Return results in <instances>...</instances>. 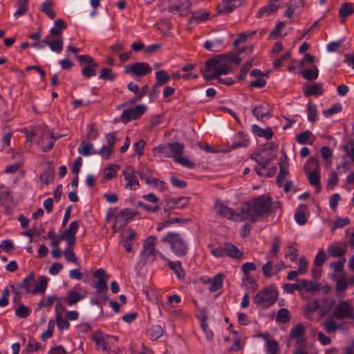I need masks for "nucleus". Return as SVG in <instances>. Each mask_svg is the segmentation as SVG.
I'll list each match as a JSON object with an SVG mask.
<instances>
[{"mask_svg": "<svg viewBox=\"0 0 354 354\" xmlns=\"http://www.w3.org/2000/svg\"><path fill=\"white\" fill-rule=\"evenodd\" d=\"M66 28V25L64 21L62 19H58L55 21V26L50 29V34L48 36L58 37L62 34L63 30Z\"/></svg>", "mask_w": 354, "mask_h": 354, "instance_id": "obj_23", "label": "nucleus"}, {"mask_svg": "<svg viewBox=\"0 0 354 354\" xmlns=\"http://www.w3.org/2000/svg\"><path fill=\"white\" fill-rule=\"evenodd\" d=\"M252 132L257 136L263 137L267 140H270L272 138L274 133L271 128L267 127L266 129H261L257 124L252 126Z\"/></svg>", "mask_w": 354, "mask_h": 354, "instance_id": "obj_24", "label": "nucleus"}, {"mask_svg": "<svg viewBox=\"0 0 354 354\" xmlns=\"http://www.w3.org/2000/svg\"><path fill=\"white\" fill-rule=\"evenodd\" d=\"M44 43L54 52L60 53L63 49V41L60 39H53L50 36H46L44 39Z\"/></svg>", "mask_w": 354, "mask_h": 354, "instance_id": "obj_19", "label": "nucleus"}, {"mask_svg": "<svg viewBox=\"0 0 354 354\" xmlns=\"http://www.w3.org/2000/svg\"><path fill=\"white\" fill-rule=\"evenodd\" d=\"M209 12L206 10H199L192 12V19L196 21H204L209 19Z\"/></svg>", "mask_w": 354, "mask_h": 354, "instance_id": "obj_43", "label": "nucleus"}, {"mask_svg": "<svg viewBox=\"0 0 354 354\" xmlns=\"http://www.w3.org/2000/svg\"><path fill=\"white\" fill-rule=\"evenodd\" d=\"M78 152L83 156H89L93 153V146L90 143L82 141L78 148Z\"/></svg>", "mask_w": 354, "mask_h": 354, "instance_id": "obj_46", "label": "nucleus"}, {"mask_svg": "<svg viewBox=\"0 0 354 354\" xmlns=\"http://www.w3.org/2000/svg\"><path fill=\"white\" fill-rule=\"evenodd\" d=\"M34 283L35 274L32 272H31L25 279H23L19 286L21 288H24L26 293H32Z\"/></svg>", "mask_w": 354, "mask_h": 354, "instance_id": "obj_26", "label": "nucleus"}, {"mask_svg": "<svg viewBox=\"0 0 354 354\" xmlns=\"http://www.w3.org/2000/svg\"><path fill=\"white\" fill-rule=\"evenodd\" d=\"M169 157L174 158V161L181 165L193 168L195 164L186 158H183L184 145L179 142L169 143L168 145Z\"/></svg>", "mask_w": 354, "mask_h": 354, "instance_id": "obj_6", "label": "nucleus"}, {"mask_svg": "<svg viewBox=\"0 0 354 354\" xmlns=\"http://www.w3.org/2000/svg\"><path fill=\"white\" fill-rule=\"evenodd\" d=\"M224 55H217L206 62L205 68L202 75L206 80L218 78L222 75H227L230 71V65Z\"/></svg>", "mask_w": 354, "mask_h": 354, "instance_id": "obj_2", "label": "nucleus"}, {"mask_svg": "<svg viewBox=\"0 0 354 354\" xmlns=\"http://www.w3.org/2000/svg\"><path fill=\"white\" fill-rule=\"evenodd\" d=\"M136 239V232L129 229L125 232V236L122 240L123 246L127 252H130L132 250V242Z\"/></svg>", "mask_w": 354, "mask_h": 354, "instance_id": "obj_21", "label": "nucleus"}, {"mask_svg": "<svg viewBox=\"0 0 354 354\" xmlns=\"http://www.w3.org/2000/svg\"><path fill=\"white\" fill-rule=\"evenodd\" d=\"M168 265L170 269H171L177 275L179 279L184 278L185 272L183 270L180 261H168Z\"/></svg>", "mask_w": 354, "mask_h": 354, "instance_id": "obj_37", "label": "nucleus"}, {"mask_svg": "<svg viewBox=\"0 0 354 354\" xmlns=\"http://www.w3.org/2000/svg\"><path fill=\"white\" fill-rule=\"evenodd\" d=\"M308 119L311 122H315L317 120V106L315 104L310 102L307 105Z\"/></svg>", "mask_w": 354, "mask_h": 354, "instance_id": "obj_48", "label": "nucleus"}, {"mask_svg": "<svg viewBox=\"0 0 354 354\" xmlns=\"http://www.w3.org/2000/svg\"><path fill=\"white\" fill-rule=\"evenodd\" d=\"M47 287V279L44 276H40L39 278V281L34 283L32 294L40 293L42 294L44 292L46 288Z\"/></svg>", "mask_w": 354, "mask_h": 354, "instance_id": "obj_34", "label": "nucleus"}, {"mask_svg": "<svg viewBox=\"0 0 354 354\" xmlns=\"http://www.w3.org/2000/svg\"><path fill=\"white\" fill-rule=\"evenodd\" d=\"M83 297L77 291L71 290L68 292L65 301L69 306H73L82 300Z\"/></svg>", "mask_w": 354, "mask_h": 354, "instance_id": "obj_41", "label": "nucleus"}, {"mask_svg": "<svg viewBox=\"0 0 354 354\" xmlns=\"http://www.w3.org/2000/svg\"><path fill=\"white\" fill-rule=\"evenodd\" d=\"M80 227V221H74L70 223L68 227L62 234V236H74Z\"/></svg>", "mask_w": 354, "mask_h": 354, "instance_id": "obj_44", "label": "nucleus"}, {"mask_svg": "<svg viewBox=\"0 0 354 354\" xmlns=\"http://www.w3.org/2000/svg\"><path fill=\"white\" fill-rule=\"evenodd\" d=\"M279 350V346L278 342L272 339H268L266 342V351L269 354H275Z\"/></svg>", "mask_w": 354, "mask_h": 354, "instance_id": "obj_55", "label": "nucleus"}, {"mask_svg": "<svg viewBox=\"0 0 354 354\" xmlns=\"http://www.w3.org/2000/svg\"><path fill=\"white\" fill-rule=\"evenodd\" d=\"M214 210L216 214L227 218L228 219L241 221V211L236 212L232 208L226 206L225 204L218 201H216Z\"/></svg>", "mask_w": 354, "mask_h": 354, "instance_id": "obj_9", "label": "nucleus"}, {"mask_svg": "<svg viewBox=\"0 0 354 354\" xmlns=\"http://www.w3.org/2000/svg\"><path fill=\"white\" fill-rule=\"evenodd\" d=\"M120 214H118L115 218V222L113 225V231L114 233H116L124 228L128 221H127Z\"/></svg>", "mask_w": 354, "mask_h": 354, "instance_id": "obj_42", "label": "nucleus"}, {"mask_svg": "<svg viewBox=\"0 0 354 354\" xmlns=\"http://www.w3.org/2000/svg\"><path fill=\"white\" fill-rule=\"evenodd\" d=\"M41 11L45 13L50 19L55 17V12L53 9V2L51 1H46L41 6Z\"/></svg>", "mask_w": 354, "mask_h": 354, "instance_id": "obj_38", "label": "nucleus"}, {"mask_svg": "<svg viewBox=\"0 0 354 354\" xmlns=\"http://www.w3.org/2000/svg\"><path fill=\"white\" fill-rule=\"evenodd\" d=\"M333 315L337 319H348L354 320V306L348 301H342L334 308Z\"/></svg>", "mask_w": 354, "mask_h": 354, "instance_id": "obj_7", "label": "nucleus"}, {"mask_svg": "<svg viewBox=\"0 0 354 354\" xmlns=\"http://www.w3.org/2000/svg\"><path fill=\"white\" fill-rule=\"evenodd\" d=\"M223 277L224 274L221 272L218 273L213 277L209 286V290L211 292H216L222 287Z\"/></svg>", "mask_w": 354, "mask_h": 354, "instance_id": "obj_35", "label": "nucleus"}, {"mask_svg": "<svg viewBox=\"0 0 354 354\" xmlns=\"http://www.w3.org/2000/svg\"><path fill=\"white\" fill-rule=\"evenodd\" d=\"M56 324L59 329H68L69 328L70 324L68 322L67 318H64L63 315H57L55 317Z\"/></svg>", "mask_w": 354, "mask_h": 354, "instance_id": "obj_58", "label": "nucleus"}, {"mask_svg": "<svg viewBox=\"0 0 354 354\" xmlns=\"http://www.w3.org/2000/svg\"><path fill=\"white\" fill-rule=\"evenodd\" d=\"M155 244L156 237L153 236H148L145 241L143 243V249L140 252V258L144 264L147 262H153L156 260V255L158 254L161 258L165 259L162 254L156 250Z\"/></svg>", "mask_w": 354, "mask_h": 354, "instance_id": "obj_5", "label": "nucleus"}, {"mask_svg": "<svg viewBox=\"0 0 354 354\" xmlns=\"http://www.w3.org/2000/svg\"><path fill=\"white\" fill-rule=\"evenodd\" d=\"M256 34V31L245 32L241 33L239 37L234 40V44L238 46L241 43L246 41L248 38H252Z\"/></svg>", "mask_w": 354, "mask_h": 354, "instance_id": "obj_57", "label": "nucleus"}, {"mask_svg": "<svg viewBox=\"0 0 354 354\" xmlns=\"http://www.w3.org/2000/svg\"><path fill=\"white\" fill-rule=\"evenodd\" d=\"M354 13V3H345L342 5L339 10V15L344 20Z\"/></svg>", "mask_w": 354, "mask_h": 354, "instance_id": "obj_31", "label": "nucleus"}, {"mask_svg": "<svg viewBox=\"0 0 354 354\" xmlns=\"http://www.w3.org/2000/svg\"><path fill=\"white\" fill-rule=\"evenodd\" d=\"M313 137V133L307 130L299 133L296 137V140L299 144H305Z\"/></svg>", "mask_w": 354, "mask_h": 354, "instance_id": "obj_54", "label": "nucleus"}, {"mask_svg": "<svg viewBox=\"0 0 354 354\" xmlns=\"http://www.w3.org/2000/svg\"><path fill=\"white\" fill-rule=\"evenodd\" d=\"M223 41L221 39H216L214 41H206L203 44V47L208 50L217 52L219 51V50L218 49V46L221 45Z\"/></svg>", "mask_w": 354, "mask_h": 354, "instance_id": "obj_53", "label": "nucleus"}, {"mask_svg": "<svg viewBox=\"0 0 354 354\" xmlns=\"http://www.w3.org/2000/svg\"><path fill=\"white\" fill-rule=\"evenodd\" d=\"M328 251L333 257H342L346 252V246L342 247L341 243H335L329 245Z\"/></svg>", "mask_w": 354, "mask_h": 354, "instance_id": "obj_25", "label": "nucleus"}, {"mask_svg": "<svg viewBox=\"0 0 354 354\" xmlns=\"http://www.w3.org/2000/svg\"><path fill=\"white\" fill-rule=\"evenodd\" d=\"M276 319L281 323H287L290 319V315L289 311L286 308L280 309L277 314Z\"/></svg>", "mask_w": 354, "mask_h": 354, "instance_id": "obj_49", "label": "nucleus"}, {"mask_svg": "<svg viewBox=\"0 0 354 354\" xmlns=\"http://www.w3.org/2000/svg\"><path fill=\"white\" fill-rule=\"evenodd\" d=\"M224 250L225 256L230 257L232 259H241L243 257V252L232 243H224Z\"/></svg>", "mask_w": 354, "mask_h": 354, "instance_id": "obj_16", "label": "nucleus"}, {"mask_svg": "<svg viewBox=\"0 0 354 354\" xmlns=\"http://www.w3.org/2000/svg\"><path fill=\"white\" fill-rule=\"evenodd\" d=\"M319 308V303L317 300H313L308 303L305 308L304 313L306 315H312Z\"/></svg>", "mask_w": 354, "mask_h": 354, "instance_id": "obj_60", "label": "nucleus"}, {"mask_svg": "<svg viewBox=\"0 0 354 354\" xmlns=\"http://www.w3.org/2000/svg\"><path fill=\"white\" fill-rule=\"evenodd\" d=\"M281 243V239L279 236H274L270 245V250L266 255V258L269 259L271 256L277 255L279 250V247Z\"/></svg>", "mask_w": 354, "mask_h": 354, "instance_id": "obj_36", "label": "nucleus"}, {"mask_svg": "<svg viewBox=\"0 0 354 354\" xmlns=\"http://www.w3.org/2000/svg\"><path fill=\"white\" fill-rule=\"evenodd\" d=\"M191 7L189 0H169L168 10L171 12H176L180 16L185 15Z\"/></svg>", "mask_w": 354, "mask_h": 354, "instance_id": "obj_11", "label": "nucleus"}, {"mask_svg": "<svg viewBox=\"0 0 354 354\" xmlns=\"http://www.w3.org/2000/svg\"><path fill=\"white\" fill-rule=\"evenodd\" d=\"M148 333L151 339L156 340L163 335L164 331L160 326H155L149 330Z\"/></svg>", "mask_w": 354, "mask_h": 354, "instance_id": "obj_56", "label": "nucleus"}, {"mask_svg": "<svg viewBox=\"0 0 354 354\" xmlns=\"http://www.w3.org/2000/svg\"><path fill=\"white\" fill-rule=\"evenodd\" d=\"M300 292L305 290L313 293L318 290V287L312 281L306 279L299 280Z\"/></svg>", "mask_w": 354, "mask_h": 354, "instance_id": "obj_33", "label": "nucleus"}, {"mask_svg": "<svg viewBox=\"0 0 354 354\" xmlns=\"http://www.w3.org/2000/svg\"><path fill=\"white\" fill-rule=\"evenodd\" d=\"M124 179L127 181V187L131 189H135L139 185L138 180L135 175L134 168L127 166L122 171Z\"/></svg>", "mask_w": 354, "mask_h": 354, "instance_id": "obj_15", "label": "nucleus"}, {"mask_svg": "<svg viewBox=\"0 0 354 354\" xmlns=\"http://www.w3.org/2000/svg\"><path fill=\"white\" fill-rule=\"evenodd\" d=\"M305 334V327L301 324L295 326L290 331V337L293 339H300Z\"/></svg>", "mask_w": 354, "mask_h": 354, "instance_id": "obj_47", "label": "nucleus"}, {"mask_svg": "<svg viewBox=\"0 0 354 354\" xmlns=\"http://www.w3.org/2000/svg\"><path fill=\"white\" fill-rule=\"evenodd\" d=\"M146 110L147 106L145 104L136 105L133 108L124 110L121 115V118L124 122L136 120L142 115Z\"/></svg>", "mask_w": 354, "mask_h": 354, "instance_id": "obj_13", "label": "nucleus"}, {"mask_svg": "<svg viewBox=\"0 0 354 354\" xmlns=\"http://www.w3.org/2000/svg\"><path fill=\"white\" fill-rule=\"evenodd\" d=\"M339 177L336 172L331 171L330 176L327 180V187L330 189H333L338 183Z\"/></svg>", "mask_w": 354, "mask_h": 354, "instance_id": "obj_63", "label": "nucleus"}, {"mask_svg": "<svg viewBox=\"0 0 354 354\" xmlns=\"http://www.w3.org/2000/svg\"><path fill=\"white\" fill-rule=\"evenodd\" d=\"M249 139L247 136L243 133H239L236 138V141L232 145V149H237L239 147H245L248 145Z\"/></svg>", "mask_w": 354, "mask_h": 354, "instance_id": "obj_40", "label": "nucleus"}, {"mask_svg": "<svg viewBox=\"0 0 354 354\" xmlns=\"http://www.w3.org/2000/svg\"><path fill=\"white\" fill-rule=\"evenodd\" d=\"M310 184L316 187L317 192L321 190L320 174L319 171L306 174Z\"/></svg>", "mask_w": 354, "mask_h": 354, "instance_id": "obj_30", "label": "nucleus"}, {"mask_svg": "<svg viewBox=\"0 0 354 354\" xmlns=\"http://www.w3.org/2000/svg\"><path fill=\"white\" fill-rule=\"evenodd\" d=\"M320 164L315 156H310L304 166L305 174L319 171Z\"/></svg>", "mask_w": 354, "mask_h": 354, "instance_id": "obj_20", "label": "nucleus"}, {"mask_svg": "<svg viewBox=\"0 0 354 354\" xmlns=\"http://www.w3.org/2000/svg\"><path fill=\"white\" fill-rule=\"evenodd\" d=\"M242 286L249 291L254 292L257 288V283L251 275H244L242 279Z\"/></svg>", "mask_w": 354, "mask_h": 354, "instance_id": "obj_32", "label": "nucleus"}, {"mask_svg": "<svg viewBox=\"0 0 354 354\" xmlns=\"http://www.w3.org/2000/svg\"><path fill=\"white\" fill-rule=\"evenodd\" d=\"M278 295L279 292L274 286H267L257 292L254 303L262 308H267L275 303Z\"/></svg>", "mask_w": 354, "mask_h": 354, "instance_id": "obj_4", "label": "nucleus"}, {"mask_svg": "<svg viewBox=\"0 0 354 354\" xmlns=\"http://www.w3.org/2000/svg\"><path fill=\"white\" fill-rule=\"evenodd\" d=\"M15 6L17 10L15 12L14 16L16 17L24 15L28 11V0H17Z\"/></svg>", "mask_w": 354, "mask_h": 354, "instance_id": "obj_39", "label": "nucleus"}, {"mask_svg": "<svg viewBox=\"0 0 354 354\" xmlns=\"http://www.w3.org/2000/svg\"><path fill=\"white\" fill-rule=\"evenodd\" d=\"M271 198L263 194L244 203L241 207V221L255 222L270 214Z\"/></svg>", "mask_w": 354, "mask_h": 354, "instance_id": "obj_1", "label": "nucleus"}, {"mask_svg": "<svg viewBox=\"0 0 354 354\" xmlns=\"http://www.w3.org/2000/svg\"><path fill=\"white\" fill-rule=\"evenodd\" d=\"M319 70L316 66L311 69H306L302 72V76L307 80H315L317 78Z\"/></svg>", "mask_w": 354, "mask_h": 354, "instance_id": "obj_45", "label": "nucleus"}, {"mask_svg": "<svg viewBox=\"0 0 354 354\" xmlns=\"http://www.w3.org/2000/svg\"><path fill=\"white\" fill-rule=\"evenodd\" d=\"M156 82L153 86L154 90L168 82L170 77L165 71L161 70L156 73Z\"/></svg>", "mask_w": 354, "mask_h": 354, "instance_id": "obj_27", "label": "nucleus"}, {"mask_svg": "<svg viewBox=\"0 0 354 354\" xmlns=\"http://www.w3.org/2000/svg\"><path fill=\"white\" fill-rule=\"evenodd\" d=\"M304 93L306 96L321 95L323 93V89L321 84H313L306 87L304 89Z\"/></svg>", "mask_w": 354, "mask_h": 354, "instance_id": "obj_29", "label": "nucleus"}, {"mask_svg": "<svg viewBox=\"0 0 354 354\" xmlns=\"http://www.w3.org/2000/svg\"><path fill=\"white\" fill-rule=\"evenodd\" d=\"M56 138L48 129L44 130L39 135L37 145L46 152L53 149Z\"/></svg>", "mask_w": 354, "mask_h": 354, "instance_id": "obj_12", "label": "nucleus"}, {"mask_svg": "<svg viewBox=\"0 0 354 354\" xmlns=\"http://www.w3.org/2000/svg\"><path fill=\"white\" fill-rule=\"evenodd\" d=\"M153 152L155 156H158L159 158L169 157V148L164 145H159L153 148Z\"/></svg>", "mask_w": 354, "mask_h": 354, "instance_id": "obj_52", "label": "nucleus"}, {"mask_svg": "<svg viewBox=\"0 0 354 354\" xmlns=\"http://www.w3.org/2000/svg\"><path fill=\"white\" fill-rule=\"evenodd\" d=\"M91 339L95 343L97 349H102L104 352H109L111 350V346L101 333L93 335Z\"/></svg>", "mask_w": 354, "mask_h": 354, "instance_id": "obj_18", "label": "nucleus"}, {"mask_svg": "<svg viewBox=\"0 0 354 354\" xmlns=\"http://www.w3.org/2000/svg\"><path fill=\"white\" fill-rule=\"evenodd\" d=\"M326 260V255L323 249H320L314 259V264L316 266H322Z\"/></svg>", "mask_w": 354, "mask_h": 354, "instance_id": "obj_61", "label": "nucleus"}, {"mask_svg": "<svg viewBox=\"0 0 354 354\" xmlns=\"http://www.w3.org/2000/svg\"><path fill=\"white\" fill-rule=\"evenodd\" d=\"M167 205L173 208H183L189 203L187 197H180L167 200Z\"/></svg>", "mask_w": 354, "mask_h": 354, "instance_id": "obj_28", "label": "nucleus"}, {"mask_svg": "<svg viewBox=\"0 0 354 354\" xmlns=\"http://www.w3.org/2000/svg\"><path fill=\"white\" fill-rule=\"evenodd\" d=\"M242 3V0H222L218 4L216 9L219 15H226L232 12Z\"/></svg>", "mask_w": 354, "mask_h": 354, "instance_id": "obj_14", "label": "nucleus"}, {"mask_svg": "<svg viewBox=\"0 0 354 354\" xmlns=\"http://www.w3.org/2000/svg\"><path fill=\"white\" fill-rule=\"evenodd\" d=\"M323 327L328 333H331L336 331L339 326L332 319H329L326 320V322L323 324Z\"/></svg>", "mask_w": 354, "mask_h": 354, "instance_id": "obj_50", "label": "nucleus"}, {"mask_svg": "<svg viewBox=\"0 0 354 354\" xmlns=\"http://www.w3.org/2000/svg\"><path fill=\"white\" fill-rule=\"evenodd\" d=\"M97 67V63H93L88 66H86L82 68V73L84 76L86 77H91L94 76L96 74V71L95 68Z\"/></svg>", "mask_w": 354, "mask_h": 354, "instance_id": "obj_62", "label": "nucleus"}, {"mask_svg": "<svg viewBox=\"0 0 354 354\" xmlns=\"http://www.w3.org/2000/svg\"><path fill=\"white\" fill-rule=\"evenodd\" d=\"M30 308L24 304H20L17 308H15V314L18 317L20 318L27 317L30 315Z\"/></svg>", "mask_w": 354, "mask_h": 354, "instance_id": "obj_51", "label": "nucleus"}, {"mask_svg": "<svg viewBox=\"0 0 354 354\" xmlns=\"http://www.w3.org/2000/svg\"><path fill=\"white\" fill-rule=\"evenodd\" d=\"M17 156L19 158V160L13 165L8 166L5 169L6 173H15L22 166L24 162L21 154L17 153Z\"/></svg>", "mask_w": 354, "mask_h": 354, "instance_id": "obj_59", "label": "nucleus"}, {"mask_svg": "<svg viewBox=\"0 0 354 354\" xmlns=\"http://www.w3.org/2000/svg\"><path fill=\"white\" fill-rule=\"evenodd\" d=\"M279 1V0H270L268 2V5L263 6L259 10V12L257 15V17L258 18H261L264 15L268 16L272 13L274 12L275 11H277L279 6H277L276 3Z\"/></svg>", "mask_w": 354, "mask_h": 354, "instance_id": "obj_17", "label": "nucleus"}, {"mask_svg": "<svg viewBox=\"0 0 354 354\" xmlns=\"http://www.w3.org/2000/svg\"><path fill=\"white\" fill-rule=\"evenodd\" d=\"M255 161L260 166V168L258 167H255V171L257 174L260 176H271L274 175L277 171V167L274 166L270 169L268 168V164L270 159L269 158H263L261 156L259 157L255 158Z\"/></svg>", "mask_w": 354, "mask_h": 354, "instance_id": "obj_10", "label": "nucleus"}, {"mask_svg": "<svg viewBox=\"0 0 354 354\" xmlns=\"http://www.w3.org/2000/svg\"><path fill=\"white\" fill-rule=\"evenodd\" d=\"M152 68L148 63L136 62L125 66L124 72L134 76L142 77L151 73Z\"/></svg>", "mask_w": 354, "mask_h": 354, "instance_id": "obj_8", "label": "nucleus"}, {"mask_svg": "<svg viewBox=\"0 0 354 354\" xmlns=\"http://www.w3.org/2000/svg\"><path fill=\"white\" fill-rule=\"evenodd\" d=\"M161 241L168 243L171 251L179 257H185L188 252L187 243L182 235L178 232H169Z\"/></svg>", "mask_w": 354, "mask_h": 354, "instance_id": "obj_3", "label": "nucleus"}, {"mask_svg": "<svg viewBox=\"0 0 354 354\" xmlns=\"http://www.w3.org/2000/svg\"><path fill=\"white\" fill-rule=\"evenodd\" d=\"M252 113L259 120H263L265 117L270 116L271 110L267 106L259 104L253 109Z\"/></svg>", "mask_w": 354, "mask_h": 354, "instance_id": "obj_22", "label": "nucleus"}, {"mask_svg": "<svg viewBox=\"0 0 354 354\" xmlns=\"http://www.w3.org/2000/svg\"><path fill=\"white\" fill-rule=\"evenodd\" d=\"M308 266V261L306 260V257L302 256L299 259V268L297 270V272L300 273V275L305 274L307 272V268Z\"/></svg>", "mask_w": 354, "mask_h": 354, "instance_id": "obj_64", "label": "nucleus"}]
</instances>
